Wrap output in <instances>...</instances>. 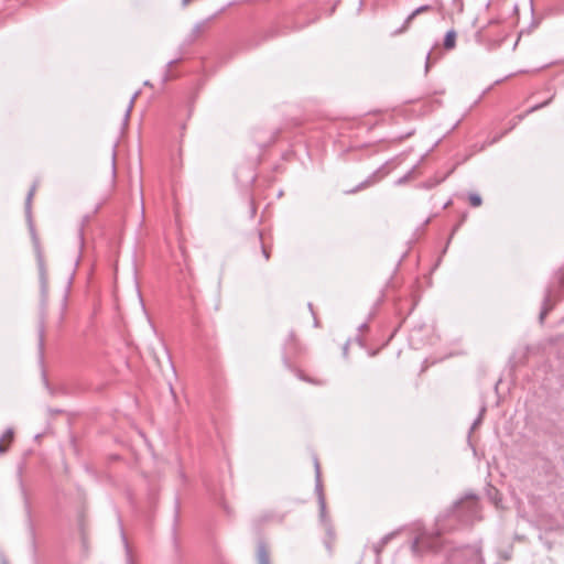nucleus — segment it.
<instances>
[{"mask_svg": "<svg viewBox=\"0 0 564 564\" xmlns=\"http://www.w3.org/2000/svg\"><path fill=\"white\" fill-rule=\"evenodd\" d=\"M446 564H484L481 550L476 545H468L452 551Z\"/></svg>", "mask_w": 564, "mask_h": 564, "instance_id": "f257e3e1", "label": "nucleus"}, {"mask_svg": "<svg viewBox=\"0 0 564 564\" xmlns=\"http://www.w3.org/2000/svg\"><path fill=\"white\" fill-rule=\"evenodd\" d=\"M442 546L440 533H422L413 542L412 550L419 553L421 550L437 551Z\"/></svg>", "mask_w": 564, "mask_h": 564, "instance_id": "f03ea898", "label": "nucleus"}, {"mask_svg": "<svg viewBox=\"0 0 564 564\" xmlns=\"http://www.w3.org/2000/svg\"><path fill=\"white\" fill-rule=\"evenodd\" d=\"M432 8L431 6H421L419 8H416L404 21L403 25L395 30L392 34L393 35H400L402 33H404L409 28H410V24L411 22L414 20L415 17H417L419 14L421 13H424V12H427L430 11Z\"/></svg>", "mask_w": 564, "mask_h": 564, "instance_id": "7ed1b4c3", "label": "nucleus"}, {"mask_svg": "<svg viewBox=\"0 0 564 564\" xmlns=\"http://www.w3.org/2000/svg\"><path fill=\"white\" fill-rule=\"evenodd\" d=\"M14 437V432L12 429H8L0 438V454H3L8 451L10 444L12 443Z\"/></svg>", "mask_w": 564, "mask_h": 564, "instance_id": "20e7f679", "label": "nucleus"}, {"mask_svg": "<svg viewBox=\"0 0 564 564\" xmlns=\"http://www.w3.org/2000/svg\"><path fill=\"white\" fill-rule=\"evenodd\" d=\"M456 37H457L456 31L449 30L444 37V43H443L444 48L447 51L455 48Z\"/></svg>", "mask_w": 564, "mask_h": 564, "instance_id": "39448f33", "label": "nucleus"}, {"mask_svg": "<svg viewBox=\"0 0 564 564\" xmlns=\"http://www.w3.org/2000/svg\"><path fill=\"white\" fill-rule=\"evenodd\" d=\"M258 564H270L269 552L264 544L258 546Z\"/></svg>", "mask_w": 564, "mask_h": 564, "instance_id": "423d86ee", "label": "nucleus"}, {"mask_svg": "<svg viewBox=\"0 0 564 564\" xmlns=\"http://www.w3.org/2000/svg\"><path fill=\"white\" fill-rule=\"evenodd\" d=\"M395 533L386 534L373 547L377 554H380L384 546L394 538Z\"/></svg>", "mask_w": 564, "mask_h": 564, "instance_id": "0eeeda50", "label": "nucleus"}, {"mask_svg": "<svg viewBox=\"0 0 564 564\" xmlns=\"http://www.w3.org/2000/svg\"><path fill=\"white\" fill-rule=\"evenodd\" d=\"M468 199H469V204L473 207H479L482 203L481 197L476 193L469 194Z\"/></svg>", "mask_w": 564, "mask_h": 564, "instance_id": "6e6552de", "label": "nucleus"}, {"mask_svg": "<svg viewBox=\"0 0 564 564\" xmlns=\"http://www.w3.org/2000/svg\"><path fill=\"white\" fill-rule=\"evenodd\" d=\"M431 64H432V54L429 53L427 56H426V65H425L426 72L429 70Z\"/></svg>", "mask_w": 564, "mask_h": 564, "instance_id": "1a4fd4ad", "label": "nucleus"}, {"mask_svg": "<svg viewBox=\"0 0 564 564\" xmlns=\"http://www.w3.org/2000/svg\"><path fill=\"white\" fill-rule=\"evenodd\" d=\"M551 102V99H547V100H539L535 102L534 106H541V107H544V106H547Z\"/></svg>", "mask_w": 564, "mask_h": 564, "instance_id": "9d476101", "label": "nucleus"}, {"mask_svg": "<svg viewBox=\"0 0 564 564\" xmlns=\"http://www.w3.org/2000/svg\"><path fill=\"white\" fill-rule=\"evenodd\" d=\"M262 253L264 256V259L268 261L270 259V252L264 246H262Z\"/></svg>", "mask_w": 564, "mask_h": 564, "instance_id": "9b49d317", "label": "nucleus"}, {"mask_svg": "<svg viewBox=\"0 0 564 564\" xmlns=\"http://www.w3.org/2000/svg\"><path fill=\"white\" fill-rule=\"evenodd\" d=\"M546 314H547V308H546V307H544V308L542 310L541 314H540V321H541V323L544 321V318H545Z\"/></svg>", "mask_w": 564, "mask_h": 564, "instance_id": "f8f14e48", "label": "nucleus"}, {"mask_svg": "<svg viewBox=\"0 0 564 564\" xmlns=\"http://www.w3.org/2000/svg\"><path fill=\"white\" fill-rule=\"evenodd\" d=\"M137 96H138V93H135V94L131 97V99H130V101H129V106H134V102H135Z\"/></svg>", "mask_w": 564, "mask_h": 564, "instance_id": "ddd939ff", "label": "nucleus"}, {"mask_svg": "<svg viewBox=\"0 0 564 564\" xmlns=\"http://www.w3.org/2000/svg\"><path fill=\"white\" fill-rule=\"evenodd\" d=\"M131 109H132V108H128V109H127V111H126V113H124V121H127V120L129 119L130 113H131Z\"/></svg>", "mask_w": 564, "mask_h": 564, "instance_id": "4468645a", "label": "nucleus"}, {"mask_svg": "<svg viewBox=\"0 0 564 564\" xmlns=\"http://www.w3.org/2000/svg\"><path fill=\"white\" fill-rule=\"evenodd\" d=\"M33 194H34V188H32V189L30 191L29 195H28V204L30 203V200H31V198H32Z\"/></svg>", "mask_w": 564, "mask_h": 564, "instance_id": "2eb2a0df", "label": "nucleus"}, {"mask_svg": "<svg viewBox=\"0 0 564 564\" xmlns=\"http://www.w3.org/2000/svg\"><path fill=\"white\" fill-rule=\"evenodd\" d=\"M3 564H7V563H3Z\"/></svg>", "mask_w": 564, "mask_h": 564, "instance_id": "dca6fc26", "label": "nucleus"}]
</instances>
